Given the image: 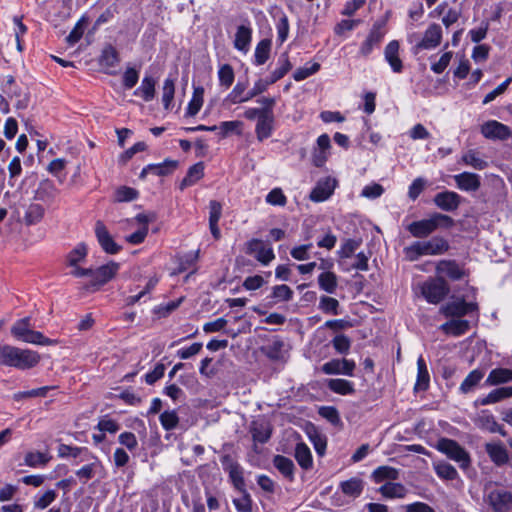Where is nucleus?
<instances>
[{"label": "nucleus", "mask_w": 512, "mask_h": 512, "mask_svg": "<svg viewBox=\"0 0 512 512\" xmlns=\"http://www.w3.org/2000/svg\"><path fill=\"white\" fill-rule=\"evenodd\" d=\"M453 225L454 220L452 217L446 214L434 213L428 219H422L410 223L407 226V230L413 237L425 238L432 234L439 227L450 228Z\"/></svg>", "instance_id": "f257e3e1"}, {"label": "nucleus", "mask_w": 512, "mask_h": 512, "mask_svg": "<svg viewBox=\"0 0 512 512\" xmlns=\"http://www.w3.org/2000/svg\"><path fill=\"white\" fill-rule=\"evenodd\" d=\"M11 334L18 340L41 346L57 344V340L46 337L42 332L31 329L30 317L17 320L11 327Z\"/></svg>", "instance_id": "f03ea898"}, {"label": "nucleus", "mask_w": 512, "mask_h": 512, "mask_svg": "<svg viewBox=\"0 0 512 512\" xmlns=\"http://www.w3.org/2000/svg\"><path fill=\"white\" fill-rule=\"evenodd\" d=\"M450 246L447 240L442 237H434L426 242H414L412 245L404 248V253L410 261L417 260L423 255H441L449 250Z\"/></svg>", "instance_id": "7ed1b4c3"}, {"label": "nucleus", "mask_w": 512, "mask_h": 512, "mask_svg": "<svg viewBox=\"0 0 512 512\" xmlns=\"http://www.w3.org/2000/svg\"><path fill=\"white\" fill-rule=\"evenodd\" d=\"M442 41V28L439 24L432 23L425 30L423 36L412 33L408 36V42L412 44L411 52L414 55L424 50H432L437 48Z\"/></svg>", "instance_id": "20e7f679"}, {"label": "nucleus", "mask_w": 512, "mask_h": 512, "mask_svg": "<svg viewBox=\"0 0 512 512\" xmlns=\"http://www.w3.org/2000/svg\"><path fill=\"white\" fill-rule=\"evenodd\" d=\"M422 296L428 303H440L450 292L447 281L441 277H429L420 285Z\"/></svg>", "instance_id": "39448f33"}, {"label": "nucleus", "mask_w": 512, "mask_h": 512, "mask_svg": "<svg viewBox=\"0 0 512 512\" xmlns=\"http://www.w3.org/2000/svg\"><path fill=\"white\" fill-rule=\"evenodd\" d=\"M436 449L457 462L462 469L468 468L471 464L469 453L455 440L441 438L436 444Z\"/></svg>", "instance_id": "423d86ee"}, {"label": "nucleus", "mask_w": 512, "mask_h": 512, "mask_svg": "<svg viewBox=\"0 0 512 512\" xmlns=\"http://www.w3.org/2000/svg\"><path fill=\"white\" fill-rule=\"evenodd\" d=\"M245 253L254 256V258L264 266L275 259L272 247L257 238H253L245 243Z\"/></svg>", "instance_id": "0eeeda50"}, {"label": "nucleus", "mask_w": 512, "mask_h": 512, "mask_svg": "<svg viewBox=\"0 0 512 512\" xmlns=\"http://www.w3.org/2000/svg\"><path fill=\"white\" fill-rule=\"evenodd\" d=\"M435 272L437 277L448 278L452 281H459L468 275L464 265L452 259L439 260L436 263Z\"/></svg>", "instance_id": "6e6552de"}, {"label": "nucleus", "mask_w": 512, "mask_h": 512, "mask_svg": "<svg viewBox=\"0 0 512 512\" xmlns=\"http://www.w3.org/2000/svg\"><path fill=\"white\" fill-rule=\"evenodd\" d=\"M155 220V216L153 214L139 213L132 220L131 223H136L139 227L138 229L125 237V240L132 245H139L144 242L145 238L148 235L149 231V223Z\"/></svg>", "instance_id": "1a4fd4ad"}, {"label": "nucleus", "mask_w": 512, "mask_h": 512, "mask_svg": "<svg viewBox=\"0 0 512 512\" xmlns=\"http://www.w3.org/2000/svg\"><path fill=\"white\" fill-rule=\"evenodd\" d=\"M356 368V363L352 359H338L334 358L324 363L321 366L322 373L326 375H346L353 376Z\"/></svg>", "instance_id": "9d476101"}, {"label": "nucleus", "mask_w": 512, "mask_h": 512, "mask_svg": "<svg viewBox=\"0 0 512 512\" xmlns=\"http://www.w3.org/2000/svg\"><path fill=\"white\" fill-rule=\"evenodd\" d=\"M94 230L97 241L105 253L114 255L121 251L122 247L114 241L112 235L102 221L98 220L95 223Z\"/></svg>", "instance_id": "9b49d317"}, {"label": "nucleus", "mask_w": 512, "mask_h": 512, "mask_svg": "<svg viewBox=\"0 0 512 512\" xmlns=\"http://www.w3.org/2000/svg\"><path fill=\"white\" fill-rule=\"evenodd\" d=\"M481 134L491 140H507L512 137L511 129L496 120H489L481 125Z\"/></svg>", "instance_id": "f8f14e48"}, {"label": "nucleus", "mask_w": 512, "mask_h": 512, "mask_svg": "<svg viewBox=\"0 0 512 512\" xmlns=\"http://www.w3.org/2000/svg\"><path fill=\"white\" fill-rule=\"evenodd\" d=\"M488 503L495 512H508L512 508V493L503 488L490 491Z\"/></svg>", "instance_id": "ddd939ff"}, {"label": "nucleus", "mask_w": 512, "mask_h": 512, "mask_svg": "<svg viewBox=\"0 0 512 512\" xmlns=\"http://www.w3.org/2000/svg\"><path fill=\"white\" fill-rule=\"evenodd\" d=\"M119 268L120 265L114 261L98 267L95 269L94 280L90 281L89 287L99 289L115 277Z\"/></svg>", "instance_id": "4468645a"}, {"label": "nucleus", "mask_w": 512, "mask_h": 512, "mask_svg": "<svg viewBox=\"0 0 512 512\" xmlns=\"http://www.w3.org/2000/svg\"><path fill=\"white\" fill-rule=\"evenodd\" d=\"M477 310L476 303H468L464 299H457L441 307V313L446 317H462Z\"/></svg>", "instance_id": "2eb2a0df"}, {"label": "nucleus", "mask_w": 512, "mask_h": 512, "mask_svg": "<svg viewBox=\"0 0 512 512\" xmlns=\"http://www.w3.org/2000/svg\"><path fill=\"white\" fill-rule=\"evenodd\" d=\"M385 32L382 24H374L366 39L360 46L359 54L362 57L369 56L374 48L378 47L383 40Z\"/></svg>", "instance_id": "dca6fc26"}, {"label": "nucleus", "mask_w": 512, "mask_h": 512, "mask_svg": "<svg viewBox=\"0 0 512 512\" xmlns=\"http://www.w3.org/2000/svg\"><path fill=\"white\" fill-rule=\"evenodd\" d=\"M336 185V180L331 177L319 180L310 193V200L313 202L326 201L334 193Z\"/></svg>", "instance_id": "f3484780"}, {"label": "nucleus", "mask_w": 512, "mask_h": 512, "mask_svg": "<svg viewBox=\"0 0 512 512\" xmlns=\"http://www.w3.org/2000/svg\"><path fill=\"white\" fill-rule=\"evenodd\" d=\"M434 204L441 210L453 212L457 210L462 202V197L454 191H443L437 193L433 198Z\"/></svg>", "instance_id": "a211bd4d"}, {"label": "nucleus", "mask_w": 512, "mask_h": 512, "mask_svg": "<svg viewBox=\"0 0 512 512\" xmlns=\"http://www.w3.org/2000/svg\"><path fill=\"white\" fill-rule=\"evenodd\" d=\"M17 355L15 356L14 368L19 370H28L40 362V354L31 349H22L17 347Z\"/></svg>", "instance_id": "6ab92c4d"}, {"label": "nucleus", "mask_w": 512, "mask_h": 512, "mask_svg": "<svg viewBox=\"0 0 512 512\" xmlns=\"http://www.w3.org/2000/svg\"><path fill=\"white\" fill-rule=\"evenodd\" d=\"M90 459H93L94 461L87 465H84L83 467H81L80 469H78L75 472L76 476L83 483H86L89 480H91L96 475L98 470L103 468L102 463L99 460V458L97 456L93 455L92 453H89V455L81 457L80 461L83 462V461H88Z\"/></svg>", "instance_id": "aec40b11"}, {"label": "nucleus", "mask_w": 512, "mask_h": 512, "mask_svg": "<svg viewBox=\"0 0 512 512\" xmlns=\"http://www.w3.org/2000/svg\"><path fill=\"white\" fill-rule=\"evenodd\" d=\"M453 178L456 186L462 191L475 192L481 186V178L478 174L475 173L463 172L454 175Z\"/></svg>", "instance_id": "412c9836"}, {"label": "nucleus", "mask_w": 512, "mask_h": 512, "mask_svg": "<svg viewBox=\"0 0 512 512\" xmlns=\"http://www.w3.org/2000/svg\"><path fill=\"white\" fill-rule=\"evenodd\" d=\"M400 45L397 40L390 41L384 50L385 60L389 63L391 69L395 73H401L403 70V62L399 57Z\"/></svg>", "instance_id": "4be33fe9"}, {"label": "nucleus", "mask_w": 512, "mask_h": 512, "mask_svg": "<svg viewBox=\"0 0 512 512\" xmlns=\"http://www.w3.org/2000/svg\"><path fill=\"white\" fill-rule=\"evenodd\" d=\"M251 40L252 28L249 21H246V24H242L237 27L234 39V47L237 50L246 53L250 48Z\"/></svg>", "instance_id": "5701e85b"}, {"label": "nucleus", "mask_w": 512, "mask_h": 512, "mask_svg": "<svg viewBox=\"0 0 512 512\" xmlns=\"http://www.w3.org/2000/svg\"><path fill=\"white\" fill-rule=\"evenodd\" d=\"M275 117L271 114H264L256 122L255 134L259 142L270 138L274 131Z\"/></svg>", "instance_id": "b1692460"}, {"label": "nucleus", "mask_w": 512, "mask_h": 512, "mask_svg": "<svg viewBox=\"0 0 512 512\" xmlns=\"http://www.w3.org/2000/svg\"><path fill=\"white\" fill-rule=\"evenodd\" d=\"M485 451L490 457L491 461L497 466H503L509 460L508 452L502 443H486Z\"/></svg>", "instance_id": "393cba45"}, {"label": "nucleus", "mask_w": 512, "mask_h": 512, "mask_svg": "<svg viewBox=\"0 0 512 512\" xmlns=\"http://www.w3.org/2000/svg\"><path fill=\"white\" fill-rule=\"evenodd\" d=\"M341 492L352 499L358 498L364 490V481L358 477H352L339 484Z\"/></svg>", "instance_id": "a878e982"}, {"label": "nucleus", "mask_w": 512, "mask_h": 512, "mask_svg": "<svg viewBox=\"0 0 512 512\" xmlns=\"http://www.w3.org/2000/svg\"><path fill=\"white\" fill-rule=\"evenodd\" d=\"M293 296L294 292L288 285H275L271 289V294L267 297L268 299H271V301H269V307H272L279 302H289L293 299Z\"/></svg>", "instance_id": "bb28decb"}, {"label": "nucleus", "mask_w": 512, "mask_h": 512, "mask_svg": "<svg viewBox=\"0 0 512 512\" xmlns=\"http://www.w3.org/2000/svg\"><path fill=\"white\" fill-rule=\"evenodd\" d=\"M120 62L119 53L115 47L112 45H107L101 53L99 58V64L101 67L106 70L115 68ZM109 74H112V71H107Z\"/></svg>", "instance_id": "cd10ccee"}, {"label": "nucleus", "mask_w": 512, "mask_h": 512, "mask_svg": "<svg viewBox=\"0 0 512 512\" xmlns=\"http://www.w3.org/2000/svg\"><path fill=\"white\" fill-rule=\"evenodd\" d=\"M430 375L426 362L422 356L417 359V379L414 386L416 392L426 391L429 388Z\"/></svg>", "instance_id": "c85d7f7f"}, {"label": "nucleus", "mask_w": 512, "mask_h": 512, "mask_svg": "<svg viewBox=\"0 0 512 512\" xmlns=\"http://www.w3.org/2000/svg\"><path fill=\"white\" fill-rule=\"evenodd\" d=\"M52 458L48 451H29L25 454L24 464L31 468L45 467Z\"/></svg>", "instance_id": "c756f323"}, {"label": "nucleus", "mask_w": 512, "mask_h": 512, "mask_svg": "<svg viewBox=\"0 0 512 512\" xmlns=\"http://www.w3.org/2000/svg\"><path fill=\"white\" fill-rule=\"evenodd\" d=\"M204 176V164L202 162H198L192 165L188 171L186 176L180 183V189L184 190L187 187L193 186L196 184L202 177Z\"/></svg>", "instance_id": "7c9ffc66"}, {"label": "nucleus", "mask_w": 512, "mask_h": 512, "mask_svg": "<svg viewBox=\"0 0 512 512\" xmlns=\"http://www.w3.org/2000/svg\"><path fill=\"white\" fill-rule=\"evenodd\" d=\"M327 387L330 391L339 395H352L355 393L353 382L342 378L328 379Z\"/></svg>", "instance_id": "2f4dec72"}, {"label": "nucleus", "mask_w": 512, "mask_h": 512, "mask_svg": "<svg viewBox=\"0 0 512 512\" xmlns=\"http://www.w3.org/2000/svg\"><path fill=\"white\" fill-rule=\"evenodd\" d=\"M469 322L462 319H453L441 325V330L453 336H461L469 330Z\"/></svg>", "instance_id": "473e14b6"}, {"label": "nucleus", "mask_w": 512, "mask_h": 512, "mask_svg": "<svg viewBox=\"0 0 512 512\" xmlns=\"http://www.w3.org/2000/svg\"><path fill=\"white\" fill-rule=\"evenodd\" d=\"M295 459L299 466L304 470H309L313 466L312 454L305 443H298L295 447Z\"/></svg>", "instance_id": "72a5a7b5"}, {"label": "nucleus", "mask_w": 512, "mask_h": 512, "mask_svg": "<svg viewBox=\"0 0 512 512\" xmlns=\"http://www.w3.org/2000/svg\"><path fill=\"white\" fill-rule=\"evenodd\" d=\"M284 342L280 338L272 339L261 348L262 353L270 360L276 361L283 357Z\"/></svg>", "instance_id": "f704fd0d"}, {"label": "nucleus", "mask_w": 512, "mask_h": 512, "mask_svg": "<svg viewBox=\"0 0 512 512\" xmlns=\"http://www.w3.org/2000/svg\"><path fill=\"white\" fill-rule=\"evenodd\" d=\"M292 69V64L289 60L288 53H282L277 60V67L270 74L271 81L276 83L280 79H282L290 70Z\"/></svg>", "instance_id": "c9c22d12"}, {"label": "nucleus", "mask_w": 512, "mask_h": 512, "mask_svg": "<svg viewBox=\"0 0 512 512\" xmlns=\"http://www.w3.org/2000/svg\"><path fill=\"white\" fill-rule=\"evenodd\" d=\"M273 464L284 477L290 481L294 479L295 465L291 459L282 455H276L273 459Z\"/></svg>", "instance_id": "e433bc0d"}, {"label": "nucleus", "mask_w": 512, "mask_h": 512, "mask_svg": "<svg viewBox=\"0 0 512 512\" xmlns=\"http://www.w3.org/2000/svg\"><path fill=\"white\" fill-rule=\"evenodd\" d=\"M318 285L321 290L333 294L338 287V278L334 272L324 271L318 276Z\"/></svg>", "instance_id": "4c0bfd02"}, {"label": "nucleus", "mask_w": 512, "mask_h": 512, "mask_svg": "<svg viewBox=\"0 0 512 512\" xmlns=\"http://www.w3.org/2000/svg\"><path fill=\"white\" fill-rule=\"evenodd\" d=\"M134 95L146 102L151 101L155 96V80L150 76L144 77L141 85L134 91Z\"/></svg>", "instance_id": "58836bf2"}, {"label": "nucleus", "mask_w": 512, "mask_h": 512, "mask_svg": "<svg viewBox=\"0 0 512 512\" xmlns=\"http://www.w3.org/2000/svg\"><path fill=\"white\" fill-rule=\"evenodd\" d=\"M510 397H512V387H501L492 390L487 396L479 399L478 402L481 405H489Z\"/></svg>", "instance_id": "ea45409f"}, {"label": "nucleus", "mask_w": 512, "mask_h": 512, "mask_svg": "<svg viewBox=\"0 0 512 512\" xmlns=\"http://www.w3.org/2000/svg\"><path fill=\"white\" fill-rule=\"evenodd\" d=\"M484 371L480 369L472 370L467 377L461 383L459 390L463 394H467L474 390V388L479 384V382L484 377Z\"/></svg>", "instance_id": "a19ab883"}, {"label": "nucleus", "mask_w": 512, "mask_h": 512, "mask_svg": "<svg viewBox=\"0 0 512 512\" xmlns=\"http://www.w3.org/2000/svg\"><path fill=\"white\" fill-rule=\"evenodd\" d=\"M510 381H512V370L506 368H496L489 373L485 383L487 385L493 386Z\"/></svg>", "instance_id": "79ce46f5"}, {"label": "nucleus", "mask_w": 512, "mask_h": 512, "mask_svg": "<svg viewBox=\"0 0 512 512\" xmlns=\"http://www.w3.org/2000/svg\"><path fill=\"white\" fill-rule=\"evenodd\" d=\"M271 40L262 39L256 45L254 52V64L257 66L263 65L270 57Z\"/></svg>", "instance_id": "37998d69"}, {"label": "nucleus", "mask_w": 512, "mask_h": 512, "mask_svg": "<svg viewBox=\"0 0 512 512\" xmlns=\"http://www.w3.org/2000/svg\"><path fill=\"white\" fill-rule=\"evenodd\" d=\"M247 87L248 81H238L237 84L232 89V91L228 94L227 101H229L232 104L248 102L250 98H248V92H245Z\"/></svg>", "instance_id": "c03bdc74"}, {"label": "nucleus", "mask_w": 512, "mask_h": 512, "mask_svg": "<svg viewBox=\"0 0 512 512\" xmlns=\"http://www.w3.org/2000/svg\"><path fill=\"white\" fill-rule=\"evenodd\" d=\"M204 88L201 86L194 87L192 98L186 109L187 116H195L201 109L204 101Z\"/></svg>", "instance_id": "a18cd8bd"}, {"label": "nucleus", "mask_w": 512, "mask_h": 512, "mask_svg": "<svg viewBox=\"0 0 512 512\" xmlns=\"http://www.w3.org/2000/svg\"><path fill=\"white\" fill-rule=\"evenodd\" d=\"M399 478V471L391 466H380L372 473V479L375 483H381L385 480L394 481Z\"/></svg>", "instance_id": "49530a36"}, {"label": "nucleus", "mask_w": 512, "mask_h": 512, "mask_svg": "<svg viewBox=\"0 0 512 512\" xmlns=\"http://www.w3.org/2000/svg\"><path fill=\"white\" fill-rule=\"evenodd\" d=\"M88 254V249L86 244L79 243L77 244L66 257L67 265L70 267H76L79 263L85 260Z\"/></svg>", "instance_id": "de8ad7c7"}, {"label": "nucleus", "mask_w": 512, "mask_h": 512, "mask_svg": "<svg viewBox=\"0 0 512 512\" xmlns=\"http://www.w3.org/2000/svg\"><path fill=\"white\" fill-rule=\"evenodd\" d=\"M57 451L60 458H77L89 455L90 453L86 447L71 446L67 444H60Z\"/></svg>", "instance_id": "09e8293b"}, {"label": "nucleus", "mask_w": 512, "mask_h": 512, "mask_svg": "<svg viewBox=\"0 0 512 512\" xmlns=\"http://www.w3.org/2000/svg\"><path fill=\"white\" fill-rule=\"evenodd\" d=\"M379 492L386 498H403L406 489L400 483L387 482L379 488Z\"/></svg>", "instance_id": "8fccbe9b"}, {"label": "nucleus", "mask_w": 512, "mask_h": 512, "mask_svg": "<svg viewBox=\"0 0 512 512\" xmlns=\"http://www.w3.org/2000/svg\"><path fill=\"white\" fill-rule=\"evenodd\" d=\"M57 193L58 190L54 183L49 179H45L40 182L36 196L39 200L46 201L48 199H53Z\"/></svg>", "instance_id": "3c124183"}, {"label": "nucleus", "mask_w": 512, "mask_h": 512, "mask_svg": "<svg viewBox=\"0 0 512 512\" xmlns=\"http://www.w3.org/2000/svg\"><path fill=\"white\" fill-rule=\"evenodd\" d=\"M45 214V209L40 204H31L27 208L24 216L26 225H35L39 223Z\"/></svg>", "instance_id": "603ef678"}, {"label": "nucleus", "mask_w": 512, "mask_h": 512, "mask_svg": "<svg viewBox=\"0 0 512 512\" xmlns=\"http://www.w3.org/2000/svg\"><path fill=\"white\" fill-rule=\"evenodd\" d=\"M434 470L437 476L443 480H455L458 477V472L454 466L447 462L434 463Z\"/></svg>", "instance_id": "864d4df0"}, {"label": "nucleus", "mask_w": 512, "mask_h": 512, "mask_svg": "<svg viewBox=\"0 0 512 512\" xmlns=\"http://www.w3.org/2000/svg\"><path fill=\"white\" fill-rule=\"evenodd\" d=\"M16 353V346L9 344L0 345V365L14 368Z\"/></svg>", "instance_id": "5fc2aeb1"}, {"label": "nucleus", "mask_w": 512, "mask_h": 512, "mask_svg": "<svg viewBox=\"0 0 512 512\" xmlns=\"http://www.w3.org/2000/svg\"><path fill=\"white\" fill-rule=\"evenodd\" d=\"M240 496L233 499V504L238 512H252L253 501L247 489L244 488L243 492H239Z\"/></svg>", "instance_id": "6e6d98bb"}, {"label": "nucleus", "mask_w": 512, "mask_h": 512, "mask_svg": "<svg viewBox=\"0 0 512 512\" xmlns=\"http://www.w3.org/2000/svg\"><path fill=\"white\" fill-rule=\"evenodd\" d=\"M218 79L221 86L228 89L234 82L235 74L230 64H223L218 70Z\"/></svg>", "instance_id": "4d7b16f0"}, {"label": "nucleus", "mask_w": 512, "mask_h": 512, "mask_svg": "<svg viewBox=\"0 0 512 512\" xmlns=\"http://www.w3.org/2000/svg\"><path fill=\"white\" fill-rule=\"evenodd\" d=\"M462 162L465 165L471 166L477 170H483L488 166L487 161L483 160L478 156L475 150H469L462 156Z\"/></svg>", "instance_id": "13d9d810"}, {"label": "nucleus", "mask_w": 512, "mask_h": 512, "mask_svg": "<svg viewBox=\"0 0 512 512\" xmlns=\"http://www.w3.org/2000/svg\"><path fill=\"white\" fill-rule=\"evenodd\" d=\"M178 162L174 160H165L159 164H149V168L152 169V174L157 176H166L174 172L177 168Z\"/></svg>", "instance_id": "bf43d9fd"}, {"label": "nucleus", "mask_w": 512, "mask_h": 512, "mask_svg": "<svg viewBox=\"0 0 512 512\" xmlns=\"http://www.w3.org/2000/svg\"><path fill=\"white\" fill-rule=\"evenodd\" d=\"M228 474L233 487L238 492H243L244 488H246L243 468L240 465H238L237 467H234L230 471H228Z\"/></svg>", "instance_id": "052dcab7"}, {"label": "nucleus", "mask_w": 512, "mask_h": 512, "mask_svg": "<svg viewBox=\"0 0 512 512\" xmlns=\"http://www.w3.org/2000/svg\"><path fill=\"white\" fill-rule=\"evenodd\" d=\"M242 126L243 123L238 120L221 122L220 125L218 126V129L220 131L219 135L221 138H225L231 133L240 135L242 132Z\"/></svg>", "instance_id": "680f3d73"}, {"label": "nucleus", "mask_w": 512, "mask_h": 512, "mask_svg": "<svg viewBox=\"0 0 512 512\" xmlns=\"http://www.w3.org/2000/svg\"><path fill=\"white\" fill-rule=\"evenodd\" d=\"M319 309L325 314L338 315L339 314V302L337 299L322 296L319 301Z\"/></svg>", "instance_id": "e2e57ef3"}, {"label": "nucleus", "mask_w": 512, "mask_h": 512, "mask_svg": "<svg viewBox=\"0 0 512 512\" xmlns=\"http://www.w3.org/2000/svg\"><path fill=\"white\" fill-rule=\"evenodd\" d=\"M163 93H162V102L163 106L166 110L170 109L172 104L174 93H175V83L171 78L165 79L163 83Z\"/></svg>", "instance_id": "0e129e2a"}, {"label": "nucleus", "mask_w": 512, "mask_h": 512, "mask_svg": "<svg viewBox=\"0 0 512 512\" xmlns=\"http://www.w3.org/2000/svg\"><path fill=\"white\" fill-rule=\"evenodd\" d=\"M320 67L321 66L318 62H313L309 67H300L294 71L293 79L297 82L303 81L317 73L320 70Z\"/></svg>", "instance_id": "69168bd1"}, {"label": "nucleus", "mask_w": 512, "mask_h": 512, "mask_svg": "<svg viewBox=\"0 0 512 512\" xmlns=\"http://www.w3.org/2000/svg\"><path fill=\"white\" fill-rule=\"evenodd\" d=\"M138 191L132 187L121 186L115 191V201L129 202L138 198Z\"/></svg>", "instance_id": "338daca9"}, {"label": "nucleus", "mask_w": 512, "mask_h": 512, "mask_svg": "<svg viewBox=\"0 0 512 512\" xmlns=\"http://www.w3.org/2000/svg\"><path fill=\"white\" fill-rule=\"evenodd\" d=\"M162 427L167 430H173L176 428L179 422V417L175 410L164 411L159 417Z\"/></svg>", "instance_id": "774afa93"}]
</instances>
